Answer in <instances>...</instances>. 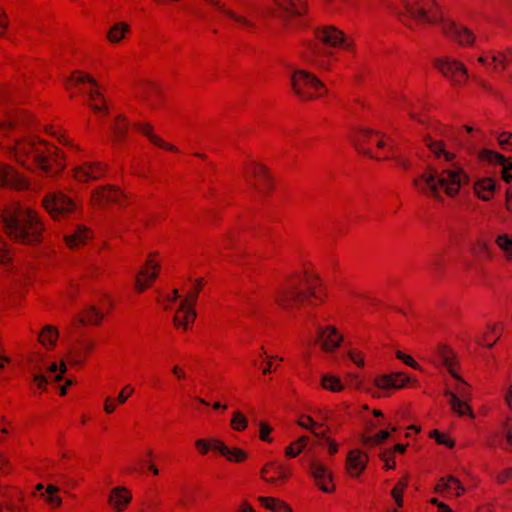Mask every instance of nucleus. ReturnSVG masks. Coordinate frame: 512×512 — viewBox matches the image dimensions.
Wrapping results in <instances>:
<instances>
[{
  "label": "nucleus",
  "mask_w": 512,
  "mask_h": 512,
  "mask_svg": "<svg viewBox=\"0 0 512 512\" xmlns=\"http://www.w3.org/2000/svg\"><path fill=\"white\" fill-rule=\"evenodd\" d=\"M105 174V166L101 163H87L75 169V178L80 182L96 180Z\"/></svg>",
  "instance_id": "obj_21"
},
{
  "label": "nucleus",
  "mask_w": 512,
  "mask_h": 512,
  "mask_svg": "<svg viewBox=\"0 0 512 512\" xmlns=\"http://www.w3.org/2000/svg\"><path fill=\"white\" fill-rule=\"evenodd\" d=\"M59 491V488L55 485H48L46 488V491L42 493L41 495L45 497V500L47 503H49L51 506H60L62 503V500L59 496L55 495Z\"/></svg>",
  "instance_id": "obj_44"
},
{
  "label": "nucleus",
  "mask_w": 512,
  "mask_h": 512,
  "mask_svg": "<svg viewBox=\"0 0 512 512\" xmlns=\"http://www.w3.org/2000/svg\"><path fill=\"white\" fill-rule=\"evenodd\" d=\"M328 452L330 455H334L338 451V444L334 440L327 438Z\"/></svg>",
  "instance_id": "obj_63"
},
{
  "label": "nucleus",
  "mask_w": 512,
  "mask_h": 512,
  "mask_svg": "<svg viewBox=\"0 0 512 512\" xmlns=\"http://www.w3.org/2000/svg\"><path fill=\"white\" fill-rule=\"evenodd\" d=\"M349 358L358 366V367H363L364 366V358H363V355L360 351H357V350H350L349 353Z\"/></svg>",
  "instance_id": "obj_59"
},
{
  "label": "nucleus",
  "mask_w": 512,
  "mask_h": 512,
  "mask_svg": "<svg viewBox=\"0 0 512 512\" xmlns=\"http://www.w3.org/2000/svg\"><path fill=\"white\" fill-rule=\"evenodd\" d=\"M158 268V263L154 262L152 259L147 260L146 267L140 270L135 279V287L139 292L144 291L148 287V284L145 283L141 277H143L148 282L154 281L158 275Z\"/></svg>",
  "instance_id": "obj_22"
},
{
  "label": "nucleus",
  "mask_w": 512,
  "mask_h": 512,
  "mask_svg": "<svg viewBox=\"0 0 512 512\" xmlns=\"http://www.w3.org/2000/svg\"><path fill=\"white\" fill-rule=\"evenodd\" d=\"M32 370H33L32 380L35 383H37V386L39 388L43 389L45 387V385L48 383V377H46L45 375H43L40 372V369L37 367V365H34L32 367Z\"/></svg>",
  "instance_id": "obj_52"
},
{
  "label": "nucleus",
  "mask_w": 512,
  "mask_h": 512,
  "mask_svg": "<svg viewBox=\"0 0 512 512\" xmlns=\"http://www.w3.org/2000/svg\"><path fill=\"white\" fill-rule=\"evenodd\" d=\"M133 391H134V389L130 385H127L118 395L117 400L119 401V403H121V404L125 403L129 397V395L132 394Z\"/></svg>",
  "instance_id": "obj_62"
},
{
  "label": "nucleus",
  "mask_w": 512,
  "mask_h": 512,
  "mask_svg": "<svg viewBox=\"0 0 512 512\" xmlns=\"http://www.w3.org/2000/svg\"><path fill=\"white\" fill-rule=\"evenodd\" d=\"M309 441L308 436H301L297 440L290 443V445L285 450V455L290 458H294L298 456L303 449L307 446Z\"/></svg>",
  "instance_id": "obj_39"
},
{
  "label": "nucleus",
  "mask_w": 512,
  "mask_h": 512,
  "mask_svg": "<svg viewBox=\"0 0 512 512\" xmlns=\"http://www.w3.org/2000/svg\"><path fill=\"white\" fill-rule=\"evenodd\" d=\"M438 355L447 368L450 375L455 379H460V375L456 372L457 359L454 351L448 346H441L438 349Z\"/></svg>",
  "instance_id": "obj_26"
},
{
  "label": "nucleus",
  "mask_w": 512,
  "mask_h": 512,
  "mask_svg": "<svg viewBox=\"0 0 512 512\" xmlns=\"http://www.w3.org/2000/svg\"><path fill=\"white\" fill-rule=\"evenodd\" d=\"M290 82L295 96L303 102L315 100L328 92L325 84L307 70H295L291 75Z\"/></svg>",
  "instance_id": "obj_7"
},
{
  "label": "nucleus",
  "mask_w": 512,
  "mask_h": 512,
  "mask_svg": "<svg viewBox=\"0 0 512 512\" xmlns=\"http://www.w3.org/2000/svg\"><path fill=\"white\" fill-rule=\"evenodd\" d=\"M275 359L276 357L274 356H266L260 365H258V370H261L262 376H267L277 370L279 364H274Z\"/></svg>",
  "instance_id": "obj_45"
},
{
  "label": "nucleus",
  "mask_w": 512,
  "mask_h": 512,
  "mask_svg": "<svg viewBox=\"0 0 512 512\" xmlns=\"http://www.w3.org/2000/svg\"><path fill=\"white\" fill-rule=\"evenodd\" d=\"M310 473L315 485L324 493H332L335 490L331 472L318 461H311Z\"/></svg>",
  "instance_id": "obj_15"
},
{
  "label": "nucleus",
  "mask_w": 512,
  "mask_h": 512,
  "mask_svg": "<svg viewBox=\"0 0 512 512\" xmlns=\"http://www.w3.org/2000/svg\"><path fill=\"white\" fill-rule=\"evenodd\" d=\"M90 237V232L85 226H77L75 230L65 237L66 244L69 248L73 249L81 244H84Z\"/></svg>",
  "instance_id": "obj_30"
},
{
  "label": "nucleus",
  "mask_w": 512,
  "mask_h": 512,
  "mask_svg": "<svg viewBox=\"0 0 512 512\" xmlns=\"http://www.w3.org/2000/svg\"><path fill=\"white\" fill-rule=\"evenodd\" d=\"M479 159L504 166L502 170L503 180L507 183L512 181V174L508 172V168L506 167L507 159L504 155L490 149H483L479 152Z\"/></svg>",
  "instance_id": "obj_23"
},
{
  "label": "nucleus",
  "mask_w": 512,
  "mask_h": 512,
  "mask_svg": "<svg viewBox=\"0 0 512 512\" xmlns=\"http://www.w3.org/2000/svg\"><path fill=\"white\" fill-rule=\"evenodd\" d=\"M282 18L302 16L307 11L305 0H274Z\"/></svg>",
  "instance_id": "obj_19"
},
{
  "label": "nucleus",
  "mask_w": 512,
  "mask_h": 512,
  "mask_svg": "<svg viewBox=\"0 0 512 512\" xmlns=\"http://www.w3.org/2000/svg\"><path fill=\"white\" fill-rule=\"evenodd\" d=\"M495 243L503 252L505 259L512 262V235H499L496 237Z\"/></svg>",
  "instance_id": "obj_37"
},
{
  "label": "nucleus",
  "mask_w": 512,
  "mask_h": 512,
  "mask_svg": "<svg viewBox=\"0 0 512 512\" xmlns=\"http://www.w3.org/2000/svg\"><path fill=\"white\" fill-rule=\"evenodd\" d=\"M390 433L386 430H380L378 433L365 438L364 444L378 445L389 437Z\"/></svg>",
  "instance_id": "obj_49"
},
{
  "label": "nucleus",
  "mask_w": 512,
  "mask_h": 512,
  "mask_svg": "<svg viewBox=\"0 0 512 512\" xmlns=\"http://www.w3.org/2000/svg\"><path fill=\"white\" fill-rule=\"evenodd\" d=\"M89 105L96 113L101 111H104L105 113L108 112V108L105 105V100L102 94L94 88L89 91Z\"/></svg>",
  "instance_id": "obj_38"
},
{
  "label": "nucleus",
  "mask_w": 512,
  "mask_h": 512,
  "mask_svg": "<svg viewBox=\"0 0 512 512\" xmlns=\"http://www.w3.org/2000/svg\"><path fill=\"white\" fill-rule=\"evenodd\" d=\"M297 424L300 427L311 430V431H313V429L318 426V424L313 420V418L308 415L300 416Z\"/></svg>",
  "instance_id": "obj_57"
},
{
  "label": "nucleus",
  "mask_w": 512,
  "mask_h": 512,
  "mask_svg": "<svg viewBox=\"0 0 512 512\" xmlns=\"http://www.w3.org/2000/svg\"><path fill=\"white\" fill-rule=\"evenodd\" d=\"M326 297L320 278L307 271L288 275L275 293L277 305L285 311H294L304 303L318 305Z\"/></svg>",
  "instance_id": "obj_2"
},
{
  "label": "nucleus",
  "mask_w": 512,
  "mask_h": 512,
  "mask_svg": "<svg viewBox=\"0 0 512 512\" xmlns=\"http://www.w3.org/2000/svg\"><path fill=\"white\" fill-rule=\"evenodd\" d=\"M446 396L450 398V405L452 410L460 416L470 414L473 417L472 410L470 406L467 404L468 399H460L455 392L446 391Z\"/></svg>",
  "instance_id": "obj_33"
},
{
  "label": "nucleus",
  "mask_w": 512,
  "mask_h": 512,
  "mask_svg": "<svg viewBox=\"0 0 512 512\" xmlns=\"http://www.w3.org/2000/svg\"><path fill=\"white\" fill-rule=\"evenodd\" d=\"M512 477V468L505 469L496 476V481L499 485L505 484L509 478Z\"/></svg>",
  "instance_id": "obj_60"
},
{
  "label": "nucleus",
  "mask_w": 512,
  "mask_h": 512,
  "mask_svg": "<svg viewBox=\"0 0 512 512\" xmlns=\"http://www.w3.org/2000/svg\"><path fill=\"white\" fill-rule=\"evenodd\" d=\"M430 437L434 438L438 444L445 445L448 448H453L455 445V443L452 439H450L446 435L442 434L437 429H434L430 432Z\"/></svg>",
  "instance_id": "obj_48"
},
{
  "label": "nucleus",
  "mask_w": 512,
  "mask_h": 512,
  "mask_svg": "<svg viewBox=\"0 0 512 512\" xmlns=\"http://www.w3.org/2000/svg\"><path fill=\"white\" fill-rule=\"evenodd\" d=\"M469 176L460 167L445 169L440 174L433 168H428L421 175L413 179V186L422 194L440 199V189L444 188L445 193L454 197L458 194L462 185L469 182Z\"/></svg>",
  "instance_id": "obj_4"
},
{
  "label": "nucleus",
  "mask_w": 512,
  "mask_h": 512,
  "mask_svg": "<svg viewBox=\"0 0 512 512\" xmlns=\"http://www.w3.org/2000/svg\"><path fill=\"white\" fill-rule=\"evenodd\" d=\"M457 380L459 381L455 388L457 396L462 399H469V385L461 377Z\"/></svg>",
  "instance_id": "obj_56"
},
{
  "label": "nucleus",
  "mask_w": 512,
  "mask_h": 512,
  "mask_svg": "<svg viewBox=\"0 0 512 512\" xmlns=\"http://www.w3.org/2000/svg\"><path fill=\"white\" fill-rule=\"evenodd\" d=\"M103 318V314H101L95 307L91 306L86 312L84 317L79 319L80 323H91V324H99Z\"/></svg>",
  "instance_id": "obj_46"
},
{
  "label": "nucleus",
  "mask_w": 512,
  "mask_h": 512,
  "mask_svg": "<svg viewBox=\"0 0 512 512\" xmlns=\"http://www.w3.org/2000/svg\"><path fill=\"white\" fill-rule=\"evenodd\" d=\"M42 202L47 212L55 219L64 217L75 209V203L62 192H51Z\"/></svg>",
  "instance_id": "obj_12"
},
{
  "label": "nucleus",
  "mask_w": 512,
  "mask_h": 512,
  "mask_svg": "<svg viewBox=\"0 0 512 512\" xmlns=\"http://www.w3.org/2000/svg\"><path fill=\"white\" fill-rule=\"evenodd\" d=\"M506 209L512 211V189L506 191Z\"/></svg>",
  "instance_id": "obj_64"
},
{
  "label": "nucleus",
  "mask_w": 512,
  "mask_h": 512,
  "mask_svg": "<svg viewBox=\"0 0 512 512\" xmlns=\"http://www.w3.org/2000/svg\"><path fill=\"white\" fill-rule=\"evenodd\" d=\"M73 81H75L76 83H84V82H88L90 83L91 85H93L94 87L97 86V83L96 81L91 78L89 75H86V74H82V73H79L77 76H73Z\"/></svg>",
  "instance_id": "obj_61"
},
{
  "label": "nucleus",
  "mask_w": 512,
  "mask_h": 512,
  "mask_svg": "<svg viewBox=\"0 0 512 512\" xmlns=\"http://www.w3.org/2000/svg\"><path fill=\"white\" fill-rule=\"evenodd\" d=\"M393 141L378 131L361 128L354 136V146L359 153H362L375 160H384L393 157L395 154Z\"/></svg>",
  "instance_id": "obj_6"
},
{
  "label": "nucleus",
  "mask_w": 512,
  "mask_h": 512,
  "mask_svg": "<svg viewBox=\"0 0 512 512\" xmlns=\"http://www.w3.org/2000/svg\"><path fill=\"white\" fill-rule=\"evenodd\" d=\"M404 11L400 13V20L409 25L408 21L417 23L441 24L442 34L461 47H471L476 36L467 26L453 20H444L440 6L435 0H402Z\"/></svg>",
  "instance_id": "obj_1"
},
{
  "label": "nucleus",
  "mask_w": 512,
  "mask_h": 512,
  "mask_svg": "<svg viewBox=\"0 0 512 512\" xmlns=\"http://www.w3.org/2000/svg\"><path fill=\"white\" fill-rule=\"evenodd\" d=\"M9 149L17 162L29 169L32 167L39 168L49 176H54L64 167L58 149L35 137L15 140Z\"/></svg>",
  "instance_id": "obj_3"
},
{
  "label": "nucleus",
  "mask_w": 512,
  "mask_h": 512,
  "mask_svg": "<svg viewBox=\"0 0 512 512\" xmlns=\"http://www.w3.org/2000/svg\"><path fill=\"white\" fill-rule=\"evenodd\" d=\"M315 36L326 46L341 48L344 51L352 53L356 51L354 39L335 26L328 25L318 28L315 31Z\"/></svg>",
  "instance_id": "obj_8"
},
{
  "label": "nucleus",
  "mask_w": 512,
  "mask_h": 512,
  "mask_svg": "<svg viewBox=\"0 0 512 512\" xmlns=\"http://www.w3.org/2000/svg\"><path fill=\"white\" fill-rule=\"evenodd\" d=\"M491 61L494 63V71L499 73L512 66V48L491 55Z\"/></svg>",
  "instance_id": "obj_28"
},
{
  "label": "nucleus",
  "mask_w": 512,
  "mask_h": 512,
  "mask_svg": "<svg viewBox=\"0 0 512 512\" xmlns=\"http://www.w3.org/2000/svg\"><path fill=\"white\" fill-rule=\"evenodd\" d=\"M396 358L403 361L406 365L412 367L413 369H420V365L414 360L412 356L407 355L400 350L396 351Z\"/></svg>",
  "instance_id": "obj_55"
},
{
  "label": "nucleus",
  "mask_w": 512,
  "mask_h": 512,
  "mask_svg": "<svg viewBox=\"0 0 512 512\" xmlns=\"http://www.w3.org/2000/svg\"><path fill=\"white\" fill-rule=\"evenodd\" d=\"M277 189V177L272 170L264 164L258 163V195L269 199Z\"/></svg>",
  "instance_id": "obj_14"
},
{
  "label": "nucleus",
  "mask_w": 512,
  "mask_h": 512,
  "mask_svg": "<svg viewBox=\"0 0 512 512\" xmlns=\"http://www.w3.org/2000/svg\"><path fill=\"white\" fill-rule=\"evenodd\" d=\"M410 378L403 372L383 374L374 379V384L382 390L401 389L406 386Z\"/></svg>",
  "instance_id": "obj_18"
},
{
  "label": "nucleus",
  "mask_w": 512,
  "mask_h": 512,
  "mask_svg": "<svg viewBox=\"0 0 512 512\" xmlns=\"http://www.w3.org/2000/svg\"><path fill=\"white\" fill-rule=\"evenodd\" d=\"M93 200L99 204L119 203L123 193L113 186L101 187L93 194Z\"/></svg>",
  "instance_id": "obj_24"
},
{
  "label": "nucleus",
  "mask_w": 512,
  "mask_h": 512,
  "mask_svg": "<svg viewBox=\"0 0 512 512\" xmlns=\"http://www.w3.org/2000/svg\"><path fill=\"white\" fill-rule=\"evenodd\" d=\"M502 331L501 324H495L489 327V331L478 341V344L491 348L495 345L497 340L500 338Z\"/></svg>",
  "instance_id": "obj_34"
},
{
  "label": "nucleus",
  "mask_w": 512,
  "mask_h": 512,
  "mask_svg": "<svg viewBox=\"0 0 512 512\" xmlns=\"http://www.w3.org/2000/svg\"><path fill=\"white\" fill-rule=\"evenodd\" d=\"M262 478L267 482H274L277 479H285L286 474L280 467H276L274 464H268L261 470Z\"/></svg>",
  "instance_id": "obj_35"
},
{
  "label": "nucleus",
  "mask_w": 512,
  "mask_h": 512,
  "mask_svg": "<svg viewBox=\"0 0 512 512\" xmlns=\"http://www.w3.org/2000/svg\"><path fill=\"white\" fill-rule=\"evenodd\" d=\"M498 142L502 149L512 151V133L502 132L498 136Z\"/></svg>",
  "instance_id": "obj_53"
},
{
  "label": "nucleus",
  "mask_w": 512,
  "mask_h": 512,
  "mask_svg": "<svg viewBox=\"0 0 512 512\" xmlns=\"http://www.w3.org/2000/svg\"><path fill=\"white\" fill-rule=\"evenodd\" d=\"M258 502L267 510L272 512H292L291 507L279 498L258 497Z\"/></svg>",
  "instance_id": "obj_32"
},
{
  "label": "nucleus",
  "mask_w": 512,
  "mask_h": 512,
  "mask_svg": "<svg viewBox=\"0 0 512 512\" xmlns=\"http://www.w3.org/2000/svg\"><path fill=\"white\" fill-rule=\"evenodd\" d=\"M231 425L233 429L237 431H242L247 426V419L241 412H234L233 417L231 419Z\"/></svg>",
  "instance_id": "obj_47"
},
{
  "label": "nucleus",
  "mask_w": 512,
  "mask_h": 512,
  "mask_svg": "<svg viewBox=\"0 0 512 512\" xmlns=\"http://www.w3.org/2000/svg\"><path fill=\"white\" fill-rule=\"evenodd\" d=\"M433 65L455 87L463 86L468 80L466 66L457 59L445 56L437 58Z\"/></svg>",
  "instance_id": "obj_9"
},
{
  "label": "nucleus",
  "mask_w": 512,
  "mask_h": 512,
  "mask_svg": "<svg viewBox=\"0 0 512 512\" xmlns=\"http://www.w3.org/2000/svg\"><path fill=\"white\" fill-rule=\"evenodd\" d=\"M197 300L196 293H189L185 299L180 303V307L176 315L174 316L173 322L177 328H188V324L193 322L196 317V312L193 309V305Z\"/></svg>",
  "instance_id": "obj_16"
},
{
  "label": "nucleus",
  "mask_w": 512,
  "mask_h": 512,
  "mask_svg": "<svg viewBox=\"0 0 512 512\" xmlns=\"http://www.w3.org/2000/svg\"><path fill=\"white\" fill-rule=\"evenodd\" d=\"M380 459L385 463L386 469H394L396 467L394 451L385 450L380 454Z\"/></svg>",
  "instance_id": "obj_51"
},
{
  "label": "nucleus",
  "mask_w": 512,
  "mask_h": 512,
  "mask_svg": "<svg viewBox=\"0 0 512 512\" xmlns=\"http://www.w3.org/2000/svg\"><path fill=\"white\" fill-rule=\"evenodd\" d=\"M452 489L456 491L457 497L461 496L465 492V488L461 482L456 477L449 475L440 478L434 490L436 493H442Z\"/></svg>",
  "instance_id": "obj_27"
},
{
  "label": "nucleus",
  "mask_w": 512,
  "mask_h": 512,
  "mask_svg": "<svg viewBox=\"0 0 512 512\" xmlns=\"http://www.w3.org/2000/svg\"><path fill=\"white\" fill-rule=\"evenodd\" d=\"M0 186L22 190L28 187V181L24 175L16 171L11 165L0 162Z\"/></svg>",
  "instance_id": "obj_13"
},
{
  "label": "nucleus",
  "mask_w": 512,
  "mask_h": 512,
  "mask_svg": "<svg viewBox=\"0 0 512 512\" xmlns=\"http://www.w3.org/2000/svg\"><path fill=\"white\" fill-rule=\"evenodd\" d=\"M128 127H129V122L125 118L119 116L115 120V122L113 123V126H112L115 140L120 141V140L124 139Z\"/></svg>",
  "instance_id": "obj_42"
},
{
  "label": "nucleus",
  "mask_w": 512,
  "mask_h": 512,
  "mask_svg": "<svg viewBox=\"0 0 512 512\" xmlns=\"http://www.w3.org/2000/svg\"><path fill=\"white\" fill-rule=\"evenodd\" d=\"M6 234L17 243L35 245L41 241L43 225L36 214L23 207H13L3 213Z\"/></svg>",
  "instance_id": "obj_5"
},
{
  "label": "nucleus",
  "mask_w": 512,
  "mask_h": 512,
  "mask_svg": "<svg viewBox=\"0 0 512 512\" xmlns=\"http://www.w3.org/2000/svg\"><path fill=\"white\" fill-rule=\"evenodd\" d=\"M129 30V26L126 23L119 22L116 23L108 32V39L111 42L117 43L119 42L125 35V33Z\"/></svg>",
  "instance_id": "obj_41"
},
{
  "label": "nucleus",
  "mask_w": 512,
  "mask_h": 512,
  "mask_svg": "<svg viewBox=\"0 0 512 512\" xmlns=\"http://www.w3.org/2000/svg\"><path fill=\"white\" fill-rule=\"evenodd\" d=\"M321 385L324 389L332 392H340L343 389L341 380L338 377L325 375L322 377Z\"/></svg>",
  "instance_id": "obj_43"
},
{
  "label": "nucleus",
  "mask_w": 512,
  "mask_h": 512,
  "mask_svg": "<svg viewBox=\"0 0 512 512\" xmlns=\"http://www.w3.org/2000/svg\"><path fill=\"white\" fill-rule=\"evenodd\" d=\"M206 2H209V3H212L219 11L223 12L224 14H226L227 16L235 19L237 22L239 23H242V24H246L247 21L246 19L242 18V17H239L237 15H235L232 11L230 10H226L222 5H220V2L219 0H205Z\"/></svg>",
  "instance_id": "obj_50"
},
{
  "label": "nucleus",
  "mask_w": 512,
  "mask_h": 512,
  "mask_svg": "<svg viewBox=\"0 0 512 512\" xmlns=\"http://www.w3.org/2000/svg\"><path fill=\"white\" fill-rule=\"evenodd\" d=\"M58 337V331L55 327L47 325L39 335V341L44 345L54 346Z\"/></svg>",
  "instance_id": "obj_40"
},
{
  "label": "nucleus",
  "mask_w": 512,
  "mask_h": 512,
  "mask_svg": "<svg viewBox=\"0 0 512 512\" xmlns=\"http://www.w3.org/2000/svg\"><path fill=\"white\" fill-rule=\"evenodd\" d=\"M496 183L492 178H482L474 183V192L483 201H490L493 198Z\"/></svg>",
  "instance_id": "obj_25"
},
{
  "label": "nucleus",
  "mask_w": 512,
  "mask_h": 512,
  "mask_svg": "<svg viewBox=\"0 0 512 512\" xmlns=\"http://www.w3.org/2000/svg\"><path fill=\"white\" fill-rule=\"evenodd\" d=\"M272 431V427L267 424L266 422L259 423V435L258 438H260L262 441L271 443L272 438L270 437V433Z\"/></svg>",
  "instance_id": "obj_54"
},
{
  "label": "nucleus",
  "mask_w": 512,
  "mask_h": 512,
  "mask_svg": "<svg viewBox=\"0 0 512 512\" xmlns=\"http://www.w3.org/2000/svg\"><path fill=\"white\" fill-rule=\"evenodd\" d=\"M409 484V476L405 475L402 477L394 486L391 491V496L393 497L397 507L402 508L404 505L403 501V493Z\"/></svg>",
  "instance_id": "obj_36"
},
{
  "label": "nucleus",
  "mask_w": 512,
  "mask_h": 512,
  "mask_svg": "<svg viewBox=\"0 0 512 512\" xmlns=\"http://www.w3.org/2000/svg\"><path fill=\"white\" fill-rule=\"evenodd\" d=\"M131 495L125 488L117 487L113 489L110 497L109 503L117 510L122 511L126 505L130 502Z\"/></svg>",
  "instance_id": "obj_29"
},
{
  "label": "nucleus",
  "mask_w": 512,
  "mask_h": 512,
  "mask_svg": "<svg viewBox=\"0 0 512 512\" xmlns=\"http://www.w3.org/2000/svg\"><path fill=\"white\" fill-rule=\"evenodd\" d=\"M450 130L447 126L440 125L432 129V132L423 137V142L435 158L439 159L442 156L445 161L451 162L455 159V153L446 149V143L441 139L442 137L448 138Z\"/></svg>",
  "instance_id": "obj_10"
},
{
  "label": "nucleus",
  "mask_w": 512,
  "mask_h": 512,
  "mask_svg": "<svg viewBox=\"0 0 512 512\" xmlns=\"http://www.w3.org/2000/svg\"><path fill=\"white\" fill-rule=\"evenodd\" d=\"M429 265L435 272L441 271L445 266L443 256L441 254L433 255Z\"/></svg>",
  "instance_id": "obj_58"
},
{
  "label": "nucleus",
  "mask_w": 512,
  "mask_h": 512,
  "mask_svg": "<svg viewBox=\"0 0 512 512\" xmlns=\"http://www.w3.org/2000/svg\"><path fill=\"white\" fill-rule=\"evenodd\" d=\"M135 128L141 132L142 134H144L153 144L161 147V148H164V149H167V150H170V151H177V148L169 143H166L164 142L161 138H159L158 136H156L155 134L152 133V126L148 123H145V124H135Z\"/></svg>",
  "instance_id": "obj_31"
},
{
  "label": "nucleus",
  "mask_w": 512,
  "mask_h": 512,
  "mask_svg": "<svg viewBox=\"0 0 512 512\" xmlns=\"http://www.w3.org/2000/svg\"><path fill=\"white\" fill-rule=\"evenodd\" d=\"M368 456L360 450H351L346 459V469L351 477H358L366 468Z\"/></svg>",
  "instance_id": "obj_20"
},
{
  "label": "nucleus",
  "mask_w": 512,
  "mask_h": 512,
  "mask_svg": "<svg viewBox=\"0 0 512 512\" xmlns=\"http://www.w3.org/2000/svg\"><path fill=\"white\" fill-rule=\"evenodd\" d=\"M195 445L201 454H206L210 449H212L219 452L221 455L225 456L227 460L232 462H241L247 457L244 450L239 448H230L219 439H198L195 442Z\"/></svg>",
  "instance_id": "obj_11"
},
{
  "label": "nucleus",
  "mask_w": 512,
  "mask_h": 512,
  "mask_svg": "<svg viewBox=\"0 0 512 512\" xmlns=\"http://www.w3.org/2000/svg\"><path fill=\"white\" fill-rule=\"evenodd\" d=\"M317 341L324 351L333 352L340 346L343 341V336L334 326L319 327Z\"/></svg>",
  "instance_id": "obj_17"
}]
</instances>
